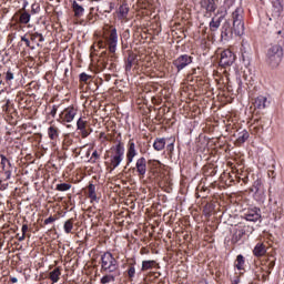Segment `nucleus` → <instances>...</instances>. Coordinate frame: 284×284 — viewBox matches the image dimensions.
Masks as SVG:
<instances>
[{
  "instance_id": "1",
  "label": "nucleus",
  "mask_w": 284,
  "mask_h": 284,
  "mask_svg": "<svg viewBox=\"0 0 284 284\" xmlns=\"http://www.w3.org/2000/svg\"><path fill=\"white\" fill-rule=\"evenodd\" d=\"M100 272L102 274H114L119 272V261L111 252H104L100 258Z\"/></svg>"
},
{
  "instance_id": "2",
  "label": "nucleus",
  "mask_w": 284,
  "mask_h": 284,
  "mask_svg": "<svg viewBox=\"0 0 284 284\" xmlns=\"http://www.w3.org/2000/svg\"><path fill=\"white\" fill-rule=\"evenodd\" d=\"M266 57V61L268 65H271V68H278L283 59V47H281V44H275L271 47L267 51Z\"/></svg>"
},
{
  "instance_id": "3",
  "label": "nucleus",
  "mask_w": 284,
  "mask_h": 284,
  "mask_svg": "<svg viewBox=\"0 0 284 284\" xmlns=\"http://www.w3.org/2000/svg\"><path fill=\"white\" fill-rule=\"evenodd\" d=\"M111 168L115 170L121 165V161H123V154H125V148H123V143L119 142L115 146L111 148Z\"/></svg>"
},
{
  "instance_id": "4",
  "label": "nucleus",
  "mask_w": 284,
  "mask_h": 284,
  "mask_svg": "<svg viewBox=\"0 0 284 284\" xmlns=\"http://www.w3.org/2000/svg\"><path fill=\"white\" fill-rule=\"evenodd\" d=\"M192 61H194V58L189 54H182L173 60V65L176 68L178 72H181L182 70H185L187 65H191Z\"/></svg>"
},
{
  "instance_id": "5",
  "label": "nucleus",
  "mask_w": 284,
  "mask_h": 284,
  "mask_svg": "<svg viewBox=\"0 0 284 284\" xmlns=\"http://www.w3.org/2000/svg\"><path fill=\"white\" fill-rule=\"evenodd\" d=\"M234 61H236V55H234V52H232L230 49L222 51L220 59V65H222V68H230V65L234 64Z\"/></svg>"
},
{
  "instance_id": "6",
  "label": "nucleus",
  "mask_w": 284,
  "mask_h": 284,
  "mask_svg": "<svg viewBox=\"0 0 284 284\" xmlns=\"http://www.w3.org/2000/svg\"><path fill=\"white\" fill-rule=\"evenodd\" d=\"M133 171L136 172L139 179H145V174H148V160L144 156L139 158Z\"/></svg>"
},
{
  "instance_id": "7",
  "label": "nucleus",
  "mask_w": 284,
  "mask_h": 284,
  "mask_svg": "<svg viewBox=\"0 0 284 284\" xmlns=\"http://www.w3.org/2000/svg\"><path fill=\"white\" fill-rule=\"evenodd\" d=\"M106 43L109 45V51L114 54V52H116V44L119 43V34L116 33V28L111 29L110 34L106 38Z\"/></svg>"
},
{
  "instance_id": "8",
  "label": "nucleus",
  "mask_w": 284,
  "mask_h": 284,
  "mask_svg": "<svg viewBox=\"0 0 284 284\" xmlns=\"http://www.w3.org/2000/svg\"><path fill=\"white\" fill-rule=\"evenodd\" d=\"M75 116H77V109L74 106H68L60 114V119H62L64 123H72Z\"/></svg>"
},
{
  "instance_id": "9",
  "label": "nucleus",
  "mask_w": 284,
  "mask_h": 284,
  "mask_svg": "<svg viewBox=\"0 0 284 284\" xmlns=\"http://www.w3.org/2000/svg\"><path fill=\"white\" fill-rule=\"evenodd\" d=\"M230 32L234 34L235 37H243L245 33V23L244 22H233L232 29H230Z\"/></svg>"
},
{
  "instance_id": "10",
  "label": "nucleus",
  "mask_w": 284,
  "mask_h": 284,
  "mask_svg": "<svg viewBox=\"0 0 284 284\" xmlns=\"http://www.w3.org/2000/svg\"><path fill=\"white\" fill-rule=\"evenodd\" d=\"M134 156H136V144H134V141H129V149L126 152V161L128 163H132L134 161Z\"/></svg>"
},
{
  "instance_id": "11",
  "label": "nucleus",
  "mask_w": 284,
  "mask_h": 284,
  "mask_svg": "<svg viewBox=\"0 0 284 284\" xmlns=\"http://www.w3.org/2000/svg\"><path fill=\"white\" fill-rule=\"evenodd\" d=\"M201 8H204L206 12H214L216 10V3L214 0H200Z\"/></svg>"
},
{
  "instance_id": "12",
  "label": "nucleus",
  "mask_w": 284,
  "mask_h": 284,
  "mask_svg": "<svg viewBox=\"0 0 284 284\" xmlns=\"http://www.w3.org/2000/svg\"><path fill=\"white\" fill-rule=\"evenodd\" d=\"M254 256L261 258V256H265L267 254V247L263 243H257L253 250Z\"/></svg>"
},
{
  "instance_id": "13",
  "label": "nucleus",
  "mask_w": 284,
  "mask_h": 284,
  "mask_svg": "<svg viewBox=\"0 0 284 284\" xmlns=\"http://www.w3.org/2000/svg\"><path fill=\"white\" fill-rule=\"evenodd\" d=\"M28 34L31 41V45H39V43H43V41H45V38H43V34L39 32L28 33Z\"/></svg>"
},
{
  "instance_id": "14",
  "label": "nucleus",
  "mask_w": 284,
  "mask_h": 284,
  "mask_svg": "<svg viewBox=\"0 0 284 284\" xmlns=\"http://www.w3.org/2000/svg\"><path fill=\"white\" fill-rule=\"evenodd\" d=\"M261 210H251L245 214L246 221H252L253 223H256V221H261Z\"/></svg>"
},
{
  "instance_id": "15",
  "label": "nucleus",
  "mask_w": 284,
  "mask_h": 284,
  "mask_svg": "<svg viewBox=\"0 0 284 284\" xmlns=\"http://www.w3.org/2000/svg\"><path fill=\"white\" fill-rule=\"evenodd\" d=\"M247 139H250V132H247V130H242L237 133L235 143L236 145H243Z\"/></svg>"
},
{
  "instance_id": "16",
  "label": "nucleus",
  "mask_w": 284,
  "mask_h": 284,
  "mask_svg": "<svg viewBox=\"0 0 284 284\" xmlns=\"http://www.w3.org/2000/svg\"><path fill=\"white\" fill-rule=\"evenodd\" d=\"M72 10L77 19H81V17L83 16V12H85V9L81 4H79V2L77 1L72 2Z\"/></svg>"
},
{
  "instance_id": "17",
  "label": "nucleus",
  "mask_w": 284,
  "mask_h": 284,
  "mask_svg": "<svg viewBox=\"0 0 284 284\" xmlns=\"http://www.w3.org/2000/svg\"><path fill=\"white\" fill-rule=\"evenodd\" d=\"M153 149L156 152H161L162 150H165V138H156L153 143Z\"/></svg>"
},
{
  "instance_id": "18",
  "label": "nucleus",
  "mask_w": 284,
  "mask_h": 284,
  "mask_svg": "<svg viewBox=\"0 0 284 284\" xmlns=\"http://www.w3.org/2000/svg\"><path fill=\"white\" fill-rule=\"evenodd\" d=\"M88 196L90 197L91 203L99 201V197L97 196V186L92 183L88 185Z\"/></svg>"
},
{
  "instance_id": "19",
  "label": "nucleus",
  "mask_w": 284,
  "mask_h": 284,
  "mask_svg": "<svg viewBox=\"0 0 284 284\" xmlns=\"http://www.w3.org/2000/svg\"><path fill=\"white\" fill-rule=\"evenodd\" d=\"M233 23H242L243 22V9L237 8L232 13Z\"/></svg>"
},
{
  "instance_id": "20",
  "label": "nucleus",
  "mask_w": 284,
  "mask_h": 284,
  "mask_svg": "<svg viewBox=\"0 0 284 284\" xmlns=\"http://www.w3.org/2000/svg\"><path fill=\"white\" fill-rule=\"evenodd\" d=\"M129 12H130V7H128V4L124 3L119 8L118 18L122 20L128 19Z\"/></svg>"
},
{
  "instance_id": "21",
  "label": "nucleus",
  "mask_w": 284,
  "mask_h": 284,
  "mask_svg": "<svg viewBox=\"0 0 284 284\" xmlns=\"http://www.w3.org/2000/svg\"><path fill=\"white\" fill-rule=\"evenodd\" d=\"M48 136L51 141H57L59 139V128L54 125L49 126Z\"/></svg>"
},
{
  "instance_id": "22",
  "label": "nucleus",
  "mask_w": 284,
  "mask_h": 284,
  "mask_svg": "<svg viewBox=\"0 0 284 284\" xmlns=\"http://www.w3.org/2000/svg\"><path fill=\"white\" fill-rule=\"evenodd\" d=\"M156 265H159V263L154 260L143 261L141 271L146 272V270H152V267H156Z\"/></svg>"
},
{
  "instance_id": "23",
  "label": "nucleus",
  "mask_w": 284,
  "mask_h": 284,
  "mask_svg": "<svg viewBox=\"0 0 284 284\" xmlns=\"http://www.w3.org/2000/svg\"><path fill=\"white\" fill-rule=\"evenodd\" d=\"M61 277V270L59 267L54 268L49 273V278L52 283H59V278Z\"/></svg>"
},
{
  "instance_id": "24",
  "label": "nucleus",
  "mask_w": 284,
  "mask_h": 284,
  "mask_svg": "<svg viewBox=\"0 0 284 284\" xmlns=\"http://www.w3.org/2000/svg\"><path fill=\"white\" fill-rule=\"evenodd\" d=\"M135 63H136V55L130 53L126 59L125 71L130 72V70H132V65H134Z\"/></svg>"
},
{
  "instance_id": "25",
  "label": "nucleus",
  "mask_w": 284,
  "mask_h": 284,
  "mask_svg": "<svg viewBox=\"0 0 284 284\" xmlns=\"http://www.w3.org/2000/svg\"><path fill=\"white\" fill-rule=\"evenodd\" d=\"M266 101H267V98L257 97L254 101V108H257V110H264Z\"/></svg>"
},
{
  "instance_id": "26",
  "label": "nucleus",
  "mask_w": 284,
  "mask_h": 284,
  "mask_svg": "<svg viewBox=\"0 0 284 284\" xmlns=\"http://www.w3.org/2000/svg\"><path fill=\"white\" fill-rule=\"evenodd\" d=\"M236 270H245V257L243 255H237L235 260Z\"/></svg>"
},
{
  "instance_id": "27",
  "label": "nucleus",
  "mask_w": 284,
  "mask_h": 284,
  "mask_svg": "<svg viewBox=\"0 0 284 284\" xmlns=\"http://www.w3.org/2000/svg\"><path fill=\"white\" fill-rule=\"evenodd\" d=\"M243 236H245V230L241 229L235 231L232 237V243H239V241H241Z\"/></svg>"
},
{
  "instance_id": "28",
  "label": "nucleus",
  "mask_w": 284,
  "mask_h": 284,
  "mask_svg": "<svg viewBox=\"0 0 284 284\" xmlns=\"http://www.w3.org/2000/svg\"><path fill=\"white\" fill-rule=\"evenodd\" d=\"M73 229H74V219H70L64 222L65 234H71Z\"/></svg>"
},
{
  "instance_id": "29",
  "label": "nucleus",
  "mask_w": 284,
  "mask_h": 284,
  "mask_svg": "<svg viewBox=\"0 0 284 284\" xmlns=\"http://www.w3.org/2000/svg\"><path fill=\"white\" fill-rule=\"evenodd\" d=\"M116 281V277L113 274L106 273L102 278L100 280L101 284H108V283H114Z\"/></svg>"
},
{
  "instance_id": "30",
  "label": "nucleus",
  "mask_w": 284,
  "mask_h": 284,
  "mask_svg": "<svg viewBox=\"0 0 284 284\" xmlns=\"http://www.w3.org/2000/svg\"><path fill=\"white\" fill-rule=\"evenodd\" d=\"M57 192H68V190H72V184L70 183H60L55 186Z\"/></svg>"
},
{
  "instance_id": "31",
  "label": "nucleus",
  "mask_w": 284,
  "mask_h": 284,
  "mask_svg": "<svg viewBox=\"0 0 284 284\" xmlns=\"http://www.w3.org/2000/svg\"><path fill=\"white\" fill-rule=\"evenodd\" d=\"M30 18H31L30 13L24 11L20 14L19 21H20V23H23L26 26V24L30 23Z\"/></svg>"
},
{
  "instance_id": "32",
  "label": "nucleus",
  "mask_w": 284,
  "mask_h": 284,
  "mask_svg": "<svg viewBox=\"0 0 284 284\" xmlns=\"http://www.w3.org/2000/svg\"><path fill=\"white\" fill-rule=\"evenodd\" d=\"M29 34H24L21 37V41H23L27 45V48H30V50H34V44H32V42L30 41V38H28Z\"/></svg>"
},
{
  "instance_id": "33",
  "label": "nucleus",
  "mask_w": 284,
  "mask_h": 284,
  "mask_svg": "<svg viewBox=\"0 0 284 284\" xmlns=\"http://www.w3.org/2000/svg\"><path fill=\"white\" fill-rule=\"evenodd\" d=\"M135 275H136V268L134 267V265H130L128 270L129 281H134Z\"/></svg>"
},
{
  "instance_id": "34",
  "label": "nucleus",
  "mask_w": 284,
  "mask_h": 284,
  "mask_svg": "<svg viewBox=\"0 0 284 284\" xmlns=\"http://www.w3.org/2000/svg\"><path fill=\"white\" fill-rule=\"evenodd\" d=\"M221 27V20L220 19H217V20H212L211 22H210V28H211V30L214 32L215 30H219V28Z\"/></svg>"
},
{
  "instance_id": "35",
  "label": "nucleus",
  "mask_w": 284,
  "mask_h": 284,
  "mask_svg": "<svg viewBox=\"0 0 284 284\" xmlns=\"http://www.w3.org/2000/svg\"><path fill=\"white\" fill-rule=\"evenodd\" d=\"M0 159H1L2 170H6V163H8L9 168H12V163L10 162V160H8V158H6V155L1 154Z\"/></svg>"
},
{
  "instance_id": "36",
  "label": "nucleus",
  "mask_w": 284,
  "mask_h": 284,
  "mask_svg": "<svg viewBox=\"0 0 284 284\" xmlns=\"http://www.w3.org/2000/svg\"><path fill=\"white\" fill-rule=\"evenodd\" d=\"M78 130H85V126L88 125V121H84L83 119H79L77 122Z\"/></svg>"
},
{
  "instance_id": "37",
  "label": "nucleus",
  "mask_w": 284,
  "mask_h": 284,
  "mask_svg": "<svg viewBox=\"0 0 284 284\" xmlns=\"http://www.w3.org/2000/svg\"><path fill=\"white\" fill-rule=\"evenodd\" d=\"M28 232V224L22 225V235L18 237V241L21 243L26 241V233Z\"/></svg>"
},
{
  "instance_id": "38",
  "label": "nucleus",
  "mask_w": 284,
  "mask_h": 284,
  "mask_svg": "<svg viewBox=\"0 0 284 284\" xmlns=\"http://www.w3.org/2000/svg\"><path fill=\"white\" fill-rule=\"evenodd\" d=\"M13 79H14V73L12 72V70H8L6 73L7 83H10V81H12Z\"/></svg>"
},
{
  "instance_id": "39",
  "label": "nucleus",
  "mask_w": 284,
  "mask_h": 284,
  "mask_svg": "<svg viewBox=\"0 0 284 284\" xmlns=\"http://www.w3.org/2000/svg\"><path fill=\"white\" fill-rule=\"evenodd\" d=\"M90 79H92V77L89 75L88 73L80 74V81H82V83H88V81H90Z\"/></svg>"
},
{
  "instance_id": "40",
  "label": "nucleus",
  "mask_w": 284,
  "mask_h": 284,
  "mask_svg": "<svg viewBox=\"0 0 284 284\" xmlns=\"http://www.w3.org/2000/svg\"><path fill=\"white\" fill-rule=\"evenodd\" d=\"M54 221H57V217L49 216L44 220V225H50V223H54Z\"/></svg>"
},
{
  "instance_id": "41",
  "label": "nucleus",
  "mask_w": 284,
  "mask_h": 284,
  "mask_svg": "<svg viewBox=\"0 0 284 284\" xmlns=\"http://www.w3.org/2000/svg\"><path fill=\"white\" fill-rule=\"evenodd\" d=\"M6 181H10L12 179V171L7 170L4 171Z\"/></svg>"
},
{
  "instance_id": "42",
  "label": "nucleus",
  "mask_w": 284,
  "mask_h": 284,
  "mask_svg": "<svg viewBox=\"0 0 284 284\" xmlns=\"http://www.w3.org/2000/svg\"><path fill=\"white\" fill-rule=\"evenodd\" d=\"M59 110V106H57V104H54L53 106H52V110H51V112H50V114H51V116H57V111Z\"/></svg>"
},
{
  "instance_id": "43",
  "label": "nucleus",
  "mask_w": 284,
  "mask_h": 284,
  "mask_svg": "<svg viewBox=\"0 0 284 284\" xmlns=\"http://www.w3.org/2000/svg\"><path fill=\"white\" fill-rule=\"evenodd\" d=\"M81 134H82V139H85L87 136L90 135V132H88L87 129H83V130H81Z\"/></svg>"
},
{
  "instance_id": "44",
  "label": "nucleus",
  "mask_w": 284,
  "mask_h": 284,
  "mask_svg": "<svg viewBox=\"0 0 284 284\" xmlns=\"http://www.w3.org/2000/svg\"><path fill=\"white\" fill-rule=\"evenodd\" d=\"M168 150H169V152H173L174 151V143L169 144Z\"/></svg>"
},
{
  "instance_id": "45",
  "label": "nucleus",
  "mask_w": 284,
  "mask_h": 284,
  "mask_svg": "<svg viewBox=\"0 0 284 284\" xmlns=\"http://www.w3.org/2000/svg\"><path fill=\"white\" fill-rule=\"evenodd\" d=\"M275 263L274 260L268 262V270H272L274 267Z\"/></svg>"
},
{
  "instance_id": "46",
  "label": "nucleus",
  "mask_w": 284,
  "mask_h": 284,
  "mask_svg": "<svg viewBox=\"0 0 284 284\" xmlns=\"http://www.w3.org/2000/svg\"><path fill=\"white\" fill-rule=\"evenodd\" d=\"M105 43L103 41L98 42V48H104Z\"/></svg>"
},
{
  "instance_id": "47",
  "label": "nucleus",
  "mask_w": 284,
  "mask_h": 284,
  "mask_svg": "<svg viewBox=\"0 0 284 284\" xmlns=\"http://www.w3.org/2000/svg\"><path fill=\"white\" fill-rule=\"evenodd\" d=\"M92 156H93V159H99V152L94 151V152L92 153Z\"/></svg>"
},
{
  "instance_id": "48",
  "label": "nucleus",
  "mask_w": 284,
  "mask_h": 284,
  "mask_svg": "<svg viewBox=\"0 0 284 284\" xmlns=\"http://www.w3.org/2000/svg\"><path fill=\"white\" fill-rule=\"evenodd\" d=\"M112 4L109 7V9L108 10H105V12H112Z\"/></svg>"
},
{
  "instance_id": "49",
  "label": "nucleus",
  "mask_w": 284,
  "mask_h": 284,
  "mask_svg": "<svg viewBox=\"0 0 284 284\" xmlns=\"http://www.w3.org/2000/svg\"><path fill=\"white\" fill-rule=\"evenodd\" d=\"M262 281H267V275H262Z\"/></svg>"
},
{
  "instance_id": "50",
  "label": "nucleus",
  "mask_w": 284,
  "mask_h": 284,
  "mask_svg": "<svg viewBox=\"0 0 284 284\" xmlns=\"http://www.w3.org/2000/svg\"><path fill=\"white\" fill-rule=\"evenodd\" d=\"M253 130H254L255 132H258V130H261V129H260L258 126H254Z\"/></svg>"
},
{
  "instance_id": "51",
  "label": "nucleus",
  "mask_w": 284,
  "mask_h": 284,
  "mask_svg": "<svg viewBox=\"0 0 284 284\" xmlns=\"http://www.w3.org/2000/svg\"><path fill=\"white\" fill-rule=\"evenodd\" d=\"M11 283H17V277H12Z\"/></svg>"
},
{
  "instance_id": "52",
  "label": "nucleus",
  "mask_w": 284,
  "mask_h": 284,
  "mask_svg": "<svg viewBox=\"0 0 284 284\" xmlns=\"http://www.w3.org/2000/svg\"><path fill=\"white\" fill-rule=\"evenodd\" d=\"M199 284H207L205 281H200Z\"/></svg>"
},
{
  "instance_id": "53",
  "label": "nucleus",
  "mask_w": 284,
  "mask_h": 284,
  "mask_svg": "<svg viewBox=\"0 0 284 284\" xmlns=\"http://www.w3.org/2000/svg\"><path fill=\"white\" fill-rule=\"evenodd\" d=\"M255 192H258V186H255Z\"/></svg>"
},
{
  "instance_id": "54",
  "label": "nucleus",
  "mask_w": 284,
  "mask_h": 284,
  "mask_svg": "<svg viewBox=\"0 0 284 284\" xmlns=\"http://www.w3.org/2000/svg\"><path fill=\"white\" fill-rule=\"evenodd\" d=\"M79 1H83V0H79Z\"/></svg>"
}]
</instances>
